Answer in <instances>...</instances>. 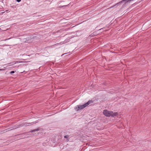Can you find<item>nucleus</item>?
I'll use <instances>...</instances> for the list:
<instances>
[{"label": "nucleus", "instance_id": "nucleus-1", "mask_svg": "<svg viewBox=\"0 0 151 151\" xmlns=\"http://www.w3.org/2000/svg\"><path fill=\"white\" fill-rule=\"evenodd\" d=\"M103 114L105 116L107 117H114L118 115V113L117 112H114L112 111H109L107 110H104Z\"/></svg>", "mask_w": 151, "mask_h": 151}, {"label": "nucleus", "instance_id": "nucleus-2", "mask_svg": "<svg viewBox=\"0 0 151 151\" xmlns=\"http://www.w3.org/2000/svg\"><path fill=\"white\" fill-rule=\"evenodd\" d=\"M92 103L93 101L91 100L89 101L87 103L83 105L79 106L78 105V107H76L75 109L77 111H78L79 109H83L86 107L88 106L90 104Z\"/></svg>", "mask_w": 151, "mask_h": 151}, {"label": "nucleus", "instance_id": "nucleus-3", "mask_svg": "<svg viewBox=\"0 0 151 151\" xmlns=\"http://www.w3.org/2000/svg\"><path fill=\"white\" fill-rule=\"evenodd\" d=\"M68 135H65L64 136V137L65 138H67L68 137Z\"/></svg>", "mask_w": 151, "mask_h": 151}, {"label": "nucleus", "instance_id": "nucleus-4", "mask_svg": "<svg viewBox=\"0 0 151 151\" xmlns=\"http://www.w3.org/2000/svg\"><path fill=\"white\" fill-rule=\"evenodd\" d=\"M14 73V71H11L10 72V73L11 74H12V73Z\"/></svg>", "mask_w": 151, "mask_h": 151}, {"label": "nucleus", "instance_id": "nucleus-5", "mask_svg": "<svg viewBox=\"0 0 151 151\" xmlns=\"http://www.w3.org/2000/svg\"><path fill=\"white\" fill-rule=\"evenodd\" d=\"M21 1V0H17V1L18 2H19Z\"/></svg>", "mask_w": 151, "mask_h": 151}, {"label": "nucleus", "instance_id": "nucleus-6", "mask_svg": "<svg viewBox=\"0 0 151 151\" xmlns=\"http://www.w3.org/2000/svg\"><path fill=\"white\" fill-rule=\"evenodd\" d=\"M2 70V69H0V70Z\"/></svg>", "mask_w": 151, "mask_h": 151}, {"label": "nucleus", "instance_id": "nucleus-7", "mask_svg": "<svg viewBox=\"0 0 151 151\" xmlns=\"http://www.w3.org/2000/svg\"><path fill=\"white\" fill-rule=\"evenodd\" d=\"M6 11H7V12H8V11L7 10Z\"/></svg>", "mask_w": 151, "mask_h": 151}, {"label": "nucleus", "instance_id": "nucleus-8", "mask_svg": "<svg viewBox=\"0 0 151 151\" xmlns=\"http://www.w3.org/2000/svg\"><path fill=\"white\" fill-rule=\"evenodd\" d=\"M1 29L0 28V29Z\"/></svg>", "mask_w": 151, "mask_h": 151}]
</instances>
